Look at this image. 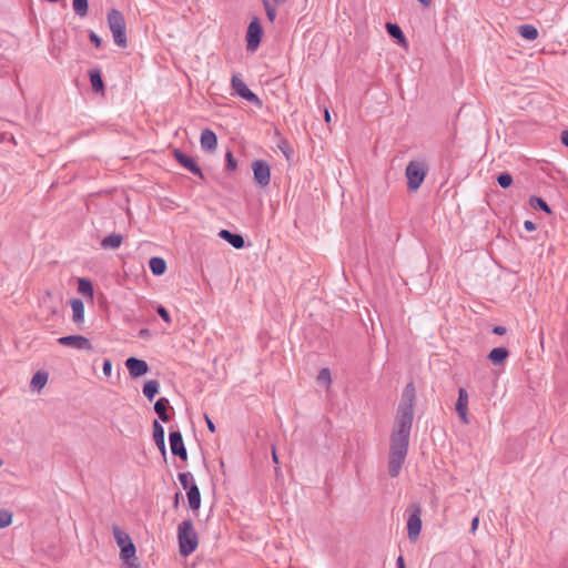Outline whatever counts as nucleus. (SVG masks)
<instances>
[{"instance_id":"52","label":"nucleus","mask_w":568,"mask_h":568,"mask_svg":"<svg viewBox=\"0 0 568 568\" xmlns=\"http://www.w3.org/2000/svg\"><path fill=\"white\" fill-rule=\"evenodd\" d=\"M149 334V331L146 328H143L140 331V336H146Z\"/></svg>"},{"instance_id":"40","label":"nucleus","mask_w":568,"mask_h":568,"mask_svg":"<svg viewBox=\"0 0 568 568\" xmlns=\"http://www.w3.org/2000/svg\"><path fill=\"white\" fill-rule=\"evenodd\" d=\"M89 39L92 44H94L95 48H99L102 43L101 38L93 31H90Z\"/></svg>"},{"instance_id":"43","label":"nucleus","mask_w":568,"mask_h":568,"mask_svg":"<svg viewBox=\"0 0 568 568\" xmlns=\"http://www.w3.org/2000/svg\"><path fill=\"white\" fill-rule=\"evenodd\" d=\"M506 332H507V329H506V327H505V326H499V325H498V326H495V327L493 328V333H494V334H497V335H504V334H506Z\"/></svg>"},{"instance_id":"26","label":"nucleus","mask_w":568,"mask_h":568,"mask_svg":"<svg viewBox=\"0 0 568 568\" xmlns=\"http://www.w3.org/2000/svg\"><path fill=\"white\" fill-rule=\"evenodd\" d=\"M518 33L526 40H536L538 38V30L531 24H521L518 28Z\"/></svg>"},{"instance_id":"5","label":"nucleus","mask_w":568,"mask_h":568,"mask_svg":"<svg viewBox=\"0 0 568 568\" xmlns=\"http://www.w3.org/2000/svg\"><path fill=\"white\" fill-rule=\"evenodd\" d=\"M231 85L235 93L240 95L242 99H245L246 101L253 103L258 108L262 106L261 99L247 88V85L239 75L234 74L232 77Z\"/></svg>"},{"instance_id":"51","label":"nucleus","mask_w":568,"mask_h":568,"mask_svg":"<svg viewBox=\"0 0 568 568\" xmlns=\"http://www.w3.org/2000/svg\"><path fill=\"white\" fill-rule=\"evenodd\" d=\"M179 501H180V494H179V493H176V494H175V498H174V504H173V505H174V507H178V506H179Z\"/></svg>"},{"instance_id":"20","label":"nucleus","mask_w":568,"mask_h":568,"mask_svg":"<svg viewBox=\"0 0 568 568\" xmlns=\"http://www.w3.org/2000/svg\"><path fill=\"white\" fill-rule=\"evenodd\" d=\"M72 307V320L74 323H82L84 320V305L83 302L79 298H74L71 302Z\"/></svg>"},{"instance_id":"2","label":"nucleus","mask_w":568,"mask_h":568,"mask_svg":"<svg viewBox=\"0 0 568 568\" xmlns=\"http://www.w3.org/2000/svg\"><path fill=\"white\" fill-rule=\"evenodd\" d=\"M178 539L180 554L182 556L191 555L199 545V537L191 519L183 520L178 527Z\"/></svg>"},{"instance_id":"54","label":"nucleus","mask_w":568,"mask_h":568,"mask_svg":"<svg viewBox=\"0 0 568 568\" xmlns=\"http://www.w3.org/2000/svg\"><path fill=\"white\" fill-rule=\"evenodd\" d=\"M274 1L281 3V2H284L285 0H274Z\"/></svg>"},{"instance_id":"37","label":"nucleus","mask_w":568,"mask_h":568,"mask_svg":"<svg viewBox=\"0 0 568 568\" xmlns=\"http://www.w3.org/2000/svg\"><path fill=\"white\" fill-rule=\"evenodd\" d=\"M225 156H226V169L229 171H234L236 169V166H237V162L234 159L232 152L227 151Z\"/></svg>"},{"instance_id":"46","label":"nucleus","mask_w":568,"mask_h":568,"mask_svg":"<svg viewBox=\"0 0 568 568\" xmlns=\"http://www.w3.org/2000/svg\"><path fill=\"white\" fill-rule=\"evenodd\" d=\"M478 524H479V519H478V517H475V518L471 520V528H470V530H471V532H473V534L476 531V529H477V527H478Z\"/></svg>"},{"instance_id":"32","label":"nucleus","mask_w":568,"mask_h":568,"mask_svg":"<svg viewBox=\"0 0 568 568\" xmlns=\"http://www.w3.org/2000/svg\"><path fill=\"white\" fill-rule=\"evenodd\" d=\"M73 10L79 17L88 14V0H73Z\"/></svg>"},{"instance_id":"41","label":"nucleus","mask_w":568,"mask_h":568,"mask_svg":"<svg viewBox=\"0 0 568 568\" xmlns=\"http://www.w3.org/2000/svg\"><path fill=\"white\" fill-rule=\"evenodd\" d=\"M102 371L104 375L110 376L112 371V363L110 359H104Z\"/></svg>"},{"instance_id":"13","label":"nucleus","mask_w":568,"mask_h":568,"mask_svg":"<svg viewBox=\"0 0 568 568\" xmlns=\"http://www.w3.org/2000/svg\"><path fill=\"white\" fill-rule=\"evenodd\" d=\"M455 408L462 422L468 424V394L465 388H459Z\"/></svg>"},{"instance_id":"28","label":"nucleus","mask_w":568,"mask_h":568,"mask_svg":"<svg viewBox=\"0 0 568 568\" xmlns=\"http://www.w3.org/2000/svg\"><path fill=\"white\" fill-rule=\"evenodd\" d=\"M135 546L132 541L126 542V545L121 547L120 557L125 564H130V559L134 558L135 556Z\"/></svg>"},{"instance_id":"45","label":"nucleus","mask_w":568,"mask_h":568,"mask_svg":"<svg viewBox=\"0 0 568 568\" xmlns=\"http://www.w3.org/2000/svg\"><path fill=\"white\" fill-rule=\"evenodd\" d=\"M561 142L565 146L568 148V130L562 131L561 133Z\"/></svg>"},{"instance_id":"49","label":"nucleus","mask_w":568,"mask_h":568,"mask_svg":"<svg viewBox=\"0 0 568 568\" xmlns=\"http://www.w3.org/2000/svg\"><path fill=\"white\" fill-rule=\"evenodd\" d=\"M324 120L326 123H329L332 120L328 109L324 110Z\"/></svg>"},{"instance_id":"25","label":"nucleus","mask_w":568,"mask_h":568,"mask_svg":"<svg viewBox=\"0 0 568 568\" xmlns=\"http://www.w3.org/2000/svg\"><path fill=\"white\" fill-rule=\"evenodd\" d=\"M159 382L156 379H150L145 382L143 386V394L149 400H152L154 396L159 393Z\"/></svg>"},{"instance_id":"44","label":"nucleus","mask_w":568,"mask_h":568,"mask_svg":"<svg viewBox=\"0 0 568 568\" xmlns=\"http://www.w3.org/2000/svg\"><path fill=\"white\" fill-rule=\"evenodd\" d=\"M205 422H206V425H207V428L211 433H214L215 432V425L213 424V422L209 418L207 415H205Z\"/></svg>"},{"instance_id":"9","label":"nucleus","mask_w":568,"mask_h":568,"mask_svg":"<svg viewBox=\"0 0 568 568\" xmlns=\"http://www.w3.org/2000/svg\"><path fill=\"white\" fill-rule=\"evenodd\" d=\"M255 182L261 186L265 187L271 181V169L270 165L263 160H256L252 163Z\"/></svg>"},{"instance_id":"17","label":"nucleus","mask_w":568,"mask_h":568,"mask_svg":"<svg viewBox=\"0 0 568 568\" xmlns=\"http://www.w3.org/2000/svg\"><path fill=\"white\" fill-rule=\"evenodd\" d=\"M187 501L192 510H197L201 506V493L195 483L187 490Z\"/></svg>"},{"instance_id":"23","label":"nucleus","mask_w":568,"mask_h":568,"mask_svg":"<svg viewBox=\"0 0 568 568\" xmlns=\"http://www.w3.org/2000/svg\"><path fill=\"white\" fill-rule=\"evenodd\" d=\"M149 266L154 275H162L166 270L165 261L162 257L158 256L150 258Z\"/></svg>"},{"instance_id":"38","label":"nucleus","mask_w":568,"mask_h":568,"mask_svg":"<svg viewBox=\"0 0 568 568\" xmlns=\"http://www.w3.org/2000/svg\"><path fill=\"white\" fill-rule=\"evenodd\" d=\"M156 313L165 323L170 324L172 322L171 316L164 306L159 305L156 307Z\"/></svg>"},{"instance_id":"1","label":"nucleus","mask_w":568,"mask_h":568,"mask_svg":"<svg viewBox=\"0 0 568 568\" xmlns=\"http://www.w3.org/2000/svg\"><path fill=\"white\" fill-rule=\"evenodd\" d=\"M415 387L408 383L403 390L400 403L395 416V427L390 435L388 474L397 477L405 463L409 436L414 419Z\"/></svg>"},{"instance_id":"33","label":"nucleus","mask_w":568,"mask_h":568,"mask_svg":"<svg viewBox=\"0 0 568 568\" xmlns=\"http://www.w3.org/2000/svg\"><path fill=\"white\" fill-rule=\"evenodd\" d=\"M179 481L182 485V487L186 490H189L190 486L194 483L193 475L191 473H180L178 475Z\"/></svg>"},{"instance_id":"4","label":"nucleus","mask_w":568,"mask_h":568,"mask_svg":"<svg viewBox=\"0 0 568 568\" xmlns=\"http://www.w3.org/2000/svg\"><path fill=\"white\" fill-rule=\"evenodd\" d=\"M427 171L428 165L425 161L414 160L408 162L405 170L408 190H418L425 180Z\"/></svg>"},{"instance_id":"15","label":"nucleus","mask_w":568,"mask_h":568,"mask_svg":"<svg viewBox=\"0 0 568 568\" xmlns=\"http://www.w3.org/2000/svg\"><path fill=\"white\" fill-rule=\"evenodd\" d=\"M153 439L163 456L166 454L165 437L163 426L155 419L153 422Z\"/></svg>"},{"instance_id":"42","label":"nucleus","mask_w":568,"mask_h":568,"mask_svg":"<svg viewBox=\"0 0 568 568\" xmlns=\"http://www.w3.org/2000/svg\"><path fill=\"white\" fill-rule=\"evenodd\" d=\"M524 227L526 231L532 232L536 230V224L532 221L527 220L524 222Z\"/></svg>"},{"instance_id":"10","label":"nucleus","mask_w":568,"mask_h":568,"mask_svg":"<svg viewBox=\"0 0 568 568\" xmlns=\"http://www.w3.org/2000/svg\"><path fill=\"white\" fill-rule=\"evenodd\" d=\"M169 442L171 452L174 456L180 457L182 460H186L187 458V452L184 446L183 437L181 432L174 430L171 432L169 435Z\"/></svg>"},{"instance_id":"27","label":"nucleus","mask_w":568,"mask_h":568,"mask_svg":"<svg viewBox=\"0 0 568 568\" xmlns=\"http://www.w3.org/2000/svg\"><path fill=\"white\" fill-rule=\"evenodd\" d=\"M112 532L114 536V539L118 544V546L121 548L122 546L126 545V542L132 541L130 536L123 531L119 526L114 525L112 527Z\"/></svg>"},{"instance_id":"39","label":"nucleus","mask_w":568,"mask_h":568,"mask_svg":"<svg viewBox=\"0 0 568 568\" xmlns=\"http://www.w3.org/2000/svg\"><path fill=\"white\" fill-rule=\"evenodd\" d=\"M12 523V513L2 510V528L9 526Z\"/></svg>"},{"instance_id":"48","label":"nucleus","mask_w":568,"mask_h":568,"mask_svg":"<svg viewBox=\"0 0 568 568\" xmlns=\"http://www.w3.org/2000/svg\"><path fill=\"white\" fill-rule=\"evenodd\" d=\"M281 149L283 150V153H284V155L286 156V159H287V160H290V158H291V153H292L291 149H290V148H287V146H285V148H282V146H281Z\"/></svg>"},{"instance_id":"31","label":"nucleus","mask_w":568,"mask_h":568,"mask_svg":"<svg viewBox=\"0 0 568 568\" xmlns=\"http://www.w3.org/2000/svg\"><path fill=\"white\" fill-rule=\"evenodd\" d=\"M529 204L534 207V209H539L548 214H551V209L550 206L546 203V201H544L541 197H538V196H531L530 200H529Z\"/></svg>"},{"instance_id":"3","label":"nucleus","mask_w":568,"mask_h":568,"mask_svg":"<svg viewBox=\"0 0 568 568\" xmlns=\"http://www.w3.org/2000/svg\"><path fill=\"white\" fill-rule=\"evenodd\" d=\"M108 24L112 32L114 43L120 48H125L128 45L126 24L122 12L116 9L110 10L108 13Z\"/></svg>"},{"instance_id":"30","label":"nucleus","mask_w":568,"mask_h":568,"mask_svg":"<svg viewBox=\"0 0 568 568\" xmlns=\"http://www.w3.org/2000/svg\"><path fill=\"white\" fill-rule=\"evenodd\" d=\"M386 29L392 38L397 39L399 42H405V36L398 24L388 22Z\"/></svg>"},{"instance_id":"12","label":"nucleus","mask_w":568,"mask_h":568,"mask_svg":"<svg viewBox=\"0 0 568 568\" xmlns=\"http://www.w3.org/2000/svg\"><path fill=\"white\" fill-rule=\"evenodd\" d=\"M125 366H126L131 377H133V378L145 375L149 372L148 363L145 361L136 358V357H129L125 361Z\"/></svg>"},{"instance_id":"7","label":"nucleus","mask_w":568,"mask_h":568,"mask_svg":"<svg viewBox=\"0 0 568 568\" xmlns=\"http://www.w3.org/2000/svg\"><path fill=\"white\" fill-rule=\"evenodd\" d=\"M58 343L60 345L72 347L75 349L93 352V347L90 339L82 335L62 336L58 338Z\"/></svg>"},{"instance_id":"21","label":"nucleus","mask_w":568,"mask_h":568,"mask_svg":"<svg viewBox=\"0 0 568 568\" xmlns=\"http://www.w3.org/2000/svg\"><path fill=\"white\" fill-rule=\"evenodd\" d=\"M89 75H90V82H91L92 89L95 92H103L104 83H103L100 70L92 69V70H90Z\"/></svg>"},{"instance_id":"36","label":"nucleus","mask_w":568,"mask_h":568,"mask_svg":"<svg viewBox=\"0 0 568 568\" xmlns=\"http://www.w3.org/2000/svg\"><path fill=\"white\" fill-rule=\"evenodd\" d=\"M267 19L273 22L276 17V8L272 6L267 0H263Z\"/></svg>"},{"instance_id":"11","label":"nucleus","mask_w":568,"mask_h":568,"mask_svg":"<svg viewBox=\"0 0 568 568\" xmlns=\"http://www.w3.org/2000/svg\"><path fill=\"white\" fill-rule=\"evenodd\" d=\"M173 155H174V159L182 165L184 166L186 170H189L190 172H192L193 174L200 176L201 179L204 178L203 173H202V170L200 169V166L196 164L195 160L192 158V156H189L186 154H184L182 151H180L179 149H175L173 151Z\"/></svg>"},{"instance_id":"47","label":"nucleus","mask_w":568,"mask_h":568,"mask_svg":"<svg viewBox=\"0 0 568 568\" xmlns=\"http://www.w3.org/2000/svg\"><path fill=\"white\" fill-rule=\"evenodd\" d=\"M396 568H406V567H405V561H404L403 556H399V557L396 559Z\"/></svg>"},{"instance_id":"24","label":"nucleus","mask_w":568,"mask_h":568,"mask_svg":"<svg viewBox=\"0 0 568 568\" xmlns=\"http://www.w3.org/2000/svg\"><path fill=\"white\" fill-rule=\"evenodd\" d=\"M47 382H48V373L39 371L32 376L30 386L32 389L40 390L41 388L44 387Z\"/></svg>"},{"instance_id":"50","label":"nucleus","mask_w":568,"mask_h":568,"mask_svg":"<svg viewBox=\"0 0 568 568\" xmlns=\"http://www.w3.org/2000/svg\"><path fill=\"white\" fill-rule=\"evenodd\" d=\"M272 458L275 464H278V457L274 447L272 449Z\"/></svg>"},{"instance_id":"34","label":"nucleus","mask_w":568,"mask_h":568,"mask_svg":"<svg viewBox=\"0 0 568 568\" xmlns=\"http://www.w3.org/2000/svg\"><path fill=\"white\" fill-rule=\"evenodd\" d=\"M332 382L331 371L328 368H322L317 375V383L321 385L328 386Z\"/></svg>"},{"instance_id":"16","label":"nucleus","mask_w":568,"mask_h":568,"mask_svg":"<svg viewBox=\"0 0 568 568\" xmlns=\"http://www.w3.org/2000/svg\"><path fill=\"white\" fill-rule=\"evenodd\" d=\"M220 237L229 242L235 248L244 247V239L240 234L232 233L227 230H221L219 233Z\"/></svg>"},{"instance_id":"19","label":"nucleus","mask_w":568,"mask_h":568,"mask_svg":"<svg viewBox=\"0 0 568 568\" xmlns=\"http://www.w3.org/2000/svg\"><path fill=\"white\" fill-rule=\"evenodd\" d=\"M123 236L121 234L112 233L101 241V247L104 250H116L121 246Z\"/></svg>"},{"instance_id":"14","label":"nucleus","mask_w":568,"mask_h":568,"mask_svg":"<svg viewBox=\"0 0 568 568\" xmlns=\"http://www.w3.org/2000/svg\"><path fill=\"white\" fill-rule=\"evenodd\" d=\"M200 143H201V148L204 151H206V152L215 151L216 145H217L216 134L210 129H204L201 132Z\"/></svg>"},{"instance_id":"18","label":"nucleus","mask_w":568,"mask_h":568,"mask_svg":"<svg viewBox=\"0 0 568 568\" xmlns=\"http://www.w3.org/2000/svg\"><path fill=\"white\" fill-rule=\"evenodd\" d=\"M170 406V402L165 397H160L154 404V410L159 415L160 419L164 423H168L171 417L168 414V408Z\"/></svg>"},{"instance_id":"22","label":"nucleus","mask_w":568,"mask_h":568,"mask_svg":"<svg viewBox=\"0 0 568 568\" xmlns=\"http://www.w3.org/2000/svg\"><path fill=\"white\" fill-rule=\"evenodd\" d=\"M509 356V352L505 347H496L493 348L489 354L488 358L495 364H501L507 357Z\"/></svg>"},{"instance_id":"29","label":"nucleus","mask_w":568,"mask_h":568,"mask_svg":"<svg viewBox=\"0 0 568 568\" xmlns=\"http://www.w3.org/2000/svg\"><path fill=\"white\" fill-rule=\"evenodd\" d=\"M78 291L80 294L84 296H93V286L90 280L87 278H79L78 282Z\"/></svg>"},{"instance_id":"6","label":"nucleus","mask_w":568,"mask_h":568,"mask_svg":"<svg viewBox=\"0 0 568 568\" xmlns=\"http://www.w3.org/2000/svg\"><path fill=\"white\" fill-rule=\"evenodd\" d=\"M410 510L412 513L407 520V535L414 541L418 538L422 530V509L419 505L413 504Z\"/></svg>"},{"instance_id":"8","label":"nucleus","mask_w":568,"mask_h":568,"mask_svg":"<svg viewBox=\"0 0 568 568\" xmlns=\"http://www.w3.org/2000/svg\"><path fill=\"white\" fill-rule=\"evenodd\" d=\"M263 30L257 19L250 22L246 33L247 51H255L261 43Z\"/></svg>"},{"instance_id":"53","label":"nucleus","mask_w":568,"mask_h":568,"mask_svg":"<svg viewBox=\"0 0 568 568\" xmlns=\"http://www.w3.org/2000/svg\"><path fill=\"white\" fill-rule=\"evenodd\" d=\"M1 139H2V141H4L7 139V135L4 133H2Z\"/></svg>"},{"instance_id":"35","label":"nucleus","mask_w":568,"mask_h":568,"mask_svg":"<svg viewBox=\"0 0 568 568\" xmlns=\"http://www.w3.org/2000/svg\"><path fill=\"white\" fill-rule=\"evenodd\" d=\"M497 182L500 187L507 189L513 183V176L508 172H504L497 176Z\"/></svg>"}]
</instances>
